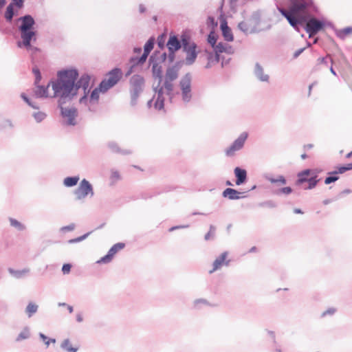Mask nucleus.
<instances>
[{"label": "nucleus", "instance_id": "nucleus-20", "mask_svg": "<svg viewBox=\"0 0 352 352\" xmlns=\"http://www.w3.org/2000/svg\"><path fill=\"white\" fill-rule=\"evenodd\" d=\"M163 88H160L157 93V98L155 99L154 107L156 109L160 110L164 107V98L163 96Z\"/></svg>", "mask_w": 352, "mask_h": 352}, {"label": "nucleus", "instance_id": "nucleus-3", "mask_svg": "<svg viewBox=\"0 0 352 352\" xmlns=\"http://www.w3.org/2000/svg\"><path fill=\"white\" fill-rule=\"evenodd\" d=\"M22 23L20 26V31L21 33L22 44L28 50H36V49L30 45L32 40H36L35 32L32 30L33 25H34V20L30 15H26L20 19Z\"/></svg>", "mask_w": 352, "mask_h": 352}, {"label": "nucleus", "instance_id": "nucleus-11", "mask_svg": "<svg viewBox=\"0 0 352 352\" xmlns=\"http://www.w3.org/2000/svg\"><path fill=\"white\" fill-rule=\"evenodd\" d=\"M324 23L316 19L311 18L308 20L306 24L305 30L309 34V37L316 34L320 30L322 29Z\"/></svg>", "mask_w": 352, "mask_h": 352}, {"label": "nucleus", "instance_id": "nucleus-13", "mask_svg": "<svg viewBox=\"0 0 352 352\" xmlns=\"http://www.w3.org/2000/svg\"><path fill=\"white\" fill-rule=\"evenodd\" d=\"M180 86L182 91L183 100L188 102L191 98L190 94V77L186 75L180 81Z\"/></svg>", "mask_w": 352, "mask_h": 352}, {"label": "nucleus", "instance_id": "nucleus-41", "mask_svg": "<svg viewBox=\"0 0 352 352\" xmlns=\"http://www.w3.org/2000/svg\"><path fill=\"white\" fill-rule=\"evenodd\" d=\"M14 3L19 8H21L23 5V0H12Z\"/></svg>", "mask_w": 352, "mask_h": 352}, {"label": "nucleus", "instance_id": "nucleus-45", "mask_svg": "<svg viewBox=\"0 0 352 352\" xmlns=\"http://www.w3.org/2000/svg\"><path fill=\"white\" fill-rule=\"evenodd\" d=\"M59 305L67 306L69 312L71 314L73 312V307L71 305H67L65 303L59 304Z\"/></svg>", "mask_w": 352, "mask_h": 352}, {"label": "nucleus", "instance_id": "nucleus-4", "mask_svg": "<svg viewBox=\"0 0 352 352\" xmlns=\"http://www.w3.org/2000/svg\"><path fill=\"white\" fill-rule=\"evenodd\" d=\"M318 171L314 169H307L300 172L298 174L297 184H302L304 182H308V186L305 189H311L314 188L318 180L317 179Z\"/></svg>", "mask_w": 352, "mask_h": 352}, {"label": "nucleus", "instance_id": "nucleus-24", "mask_svg": "<svg viewBox=\"0 0 352 352\" xmlns=\"http://www.w3.org/2000/svg\"><path fill=\"white\" fill-rule=\"evenodd\" d=\"M38 306L32 302L28 304L26 307V313L29 317H31L34 313L37 311Z\"/></svg>", "mask_w": 352, "mask_h": 352}, {"label": "nucleus", "instance_id": "nucleus-18", "mask_svg": "<svg viewBox=\"0 0 352 352\" xmlns=\"http://www.w3.org/2000/svg\"><path fill=\"white\" fill-rule=\"evenodd\" d=\"M221 29L223 36L227 41H232L234 39L231 29L228 26L227 22L223 21L221 23Z\"/></svg>", "mask_w": 352, "mask_h": 352}, {"label": "nucleus", "instance_id": "nucleus-2", "mask_svg": "<svg viewBox=\"0 0 352 352\" xmlns=\"http://www.w3.org/2000/svg\"><path fill=\"white\" fill-rule=\"evenodd\" d=\"M291 5L288 10L278 8V11L284 16L289 24L296 28L298 24L306 21L316 8L312 0H289Z\"/></svg>", "mask_w": 352, "mask_h": 352}, {"label": "nucleus", "instance_id": "nucleus-52", "mask_svg": "<svg viewBox=\"0 0 352 352\" xmlns=\"http://www.w3.org/2000/svg\"><path fill=\"white\" fill-rule=\"evenodd\" d=\"M307 155H306V154H302V155H301V158H302V160L306 159V158H307Z\"/></svg>", "mask_w": 352, "mask_h": 352}, {"label": "nucleus", "instance_id": "nucleus-53", "mask_svg": "<svg viewBox=\"0 0 352 352\" xmlns=\"http://www.w3.org/2000/svg\"><path fill=\"white\" fill-rule=\"evenodd\" d=\"M351 156H352V151H351V152H350V153H349L346 155V157H347V158H349V157H351Z\"/></svg>", "mask_w": 352, "mask_h": 352}, {"label": "nucleus", "instance_id": "nucleus-21", "mask_svg": "<svg viewBox=\"0 0 352 352\" xmlns=\"http://www.w3.org/2000/svg\"><path fill=\"white\" fill-rule=\"evenodd\" d=\"M61 114L63 117L67 118L69 124H74L73 120L76 116V111L70 109H64L61 107Z\"/></svg>", "mask_w": 352, "mask_h": 352}, {"label": "nucleus", "instance_id": "nucleus-59", "mask_svg": "<svg viewBox=\"0 0 352 352\" xmlns=\"http://www.w3.org/2000/svg\"><path fill=\"white\" fill-rule=\"evenodd\" d=\"M208 20H210V21H213V18H212V17H209V18H208Z\"/></svg>", "mask_w": 352, "mask_h": 352}, {"label": "nucleus", "instance_id": "nucleus-23", "mask_svg": "<svg viewBox=\"0 0 352 352\" xmlns=\"http://www.w3.org/2000/svg\"><path fill=\"white\" fill-rule=\"evenodd\" d=\"M79 181L78 177H69L64 179V184L66 186L71 187L77 184Z\"/></svg>", "mask_w": 352, "mask_h": 352}, {"label": "nucleus", "instance_id": "nucleus-5", "mask_svg": "<svg viewBox=\"0 0 352 352\" xmlns=\"http://www.w3.org/2000/svg\"><path fill=\"white\" fill-rule=\"evenodd\" d=\"M215 54H209L208 55V63L206 67H210L212 63H217L219 60V56L222 53L231 54L234 53V49L228 43L220 42L214 47Z\"/></svg>", "mask_w": 352, "mask_h": 352}, {"label": "nucleus", "instance_id": "nucleus-63", "mask_svg": "<svg viewBox=\"0 0 352 352\" xmlns=\"http://www.w3.org/2000/svg\"><path fill=\"white\" fill-rule=\"evenodd\" d=\"M158 45H159L160 46H161V45H162V43L159 42V43H158Z\"/></svg>", "mask_w": 352, "mask_h": 352}, {"label": "nucleus", "instance_id": "nucleus-54", "mask_svg": "<svg viewBox=\"0 0 352 352\" xmlns=\"http://www.w3.org/2000/svg\"><path fill=\"white\" fill-rule=\"evenodd\" d=\"M19 338H21V339H24V338H26V336H24V335H23L22 333H21V334L19 335Z\"/></svg>", "mask_w": 352, "mask_h": 352}, {"label": "nucleus", "instance_id": "nucleus-8", "mask_svg": "<svg viewBox=\"0 0 352 352\" xmlns=\"http://www.w3.org/2000/svg\"><path fill=\"white\" fill-rule=\"evenodd\" d=\"M76 198L78 200L85 199L87 196L92 197L94 190L91 184L85 179H82L74 192Z\"/></svg>", "mask_w": 352, "mask_h": 352}, {"label": "nucleus", "instance_id": "nucleus-64", "mask_svg": "<svg viewBox=\"0 0 352 352\" xmlns=\"http://www.w3.org/2000/svg\"><path fill=\"white\" fill-rule=\"evenodd\" d=\"M311 87H312V86H311V85H310V86H309V91H311Z\"/></svg>", "mask_w": 352, "mask_h": 352}, {"label": "nucleus", "instance_id": "nucleus-40", "mask_svg": "<svg viewBox=\"0 0 352 352\" xmlns=\"http://www.w3.org/2000/svg\"><path fill=\"white\" fill-rule=\"evenodd\" d=\"M239 28L243 31H246L248 30V25L245 22L242 21L239 23Z\"/></svg>", "mask_w": 352, "mask_h": 352}, {"label": "nucleus", "instance_id": "nucleus-61", "mask_svg": "<svg viewBox=\"0 0 352 352\" xmlns=\"http://www.w3.org/2000/svg\"><path fill=\"white\" fill-rule=\"evenodd\" d=\"M159 78H160V80L162 81V76H159Z\"/></svg>", "mask_w": 352, "mask_h": 352}, {"label": "nucleus", "instance_id": "nucleus-19", "mask_svg": "<svg viewBox=\"0 0 352 352\" xmlns=\"http://www.w3.org/2000/svg\"><path fill=\"white\" fill-rule=\"evenodd\" d=\"M167 47L169 51L173 53L181 47V44L175 36H172L167 43Z\"/></svg>", "mask_w": 352, "mask_h": 352}, {"label": "nucleus", "instance_id": "nucleus-38", "mask_svg": "<svg viewBox=\"0 0 352 352\" xmlns=\"http://www.w3.org/2000/svg\"><path fill=\"white\" fill-rule=\"evenodd\" d=\"M279 191L280 193L288 195L292 192V190L290 187H285L281 188Z\"/></svg>", "mask_w": 352, "mask_h": 352}, {"label": "nucleus", "instance_id": "nucleus-50", "mask_svg": "<svg viewBox=\"0 0 352 352\" xmlns=\"http://www.w3.org/2000/svg\"><path fill=\"white\" fill-rule=\"evenodd\" d=\"M141 51H142L141 48H138V49L135 48V49L134 50V52H135V53H138V54H140V53L141 52Z\"/></svg>", "mask_w": 352, "mask_h": 352}, {"label": "nucleus", "instance_id": "nucleus-35", "mask_svg": "<svg viewBox=\"0 0 352 352\" xmlns=\"http://www.w3.org/2000/svg\"><path fill=\"white\" fill-rule=\"evenodd\" d=\"M72 265L69 263L64 264L62 267V272L64 274H67L70 272Z\"/></svg>", "mask_w": 352, "mask_h": 352}, {"label": "nucleus", "instance_id": "nucleus-62", "mask_svg": "<svg viewBox=\"0 0 352 352\" xmlns=\"http://www.w3.org/2000/svg\"><path fill=\"white\" fill-rule=\"evenodd\" d=\"M158 45H159L160 46H161V45H162V43L159 42V43H158Z\"/></svg>", "mask_w": 352, "mask_h": 352}, {"label": "nucleus", "instance_id": "nucleus-34", "mask_svg": "<svg viewBox=\"0 0 352 352\" xmlns=\"http://www.w3.org/2000/svg\"><path fill=\"white\" fill-rule=\"evenodd\" d=\"M34 117L38 122H41L45 118V114L43 112H37L34 114Z\"/></svg>", "mask_w": 352, "mask_h": 352}, {"label": "nucleus", "instance_id": "nucleus-37", "mask_svg": "<svg viewBox=\"0 0 352 352\" xmlns=\"http://www.w3.org/2000/svg\"><path fill=\"white\" fill-rule=\"evenodd\" d=\"M214 232H215V228L213 226H210L209 232L205 236V239L206 240L209 239L210 236H212L214 234Z\"/></svg>", "mask_w": 352, "mask_h": 352}, {"label": "nucleus", "instance_id": "nucleus-28", "mask_svg": "<svg viewBox=\"0 0 352 352\" xmlns=\"http://www.w3.org/2000/svg\"><path fill=\"white\" fill-rule=\"evenodd\" d=\"M268 180L272 184L280 183V184L284 185L286 183L285 179L282 175L278 176L276 179L269 177Z\"/></svg>", "mask_w": 352, "mask_h": 352}, {"label": "nucleus", "instance_id": "nucleus-25", "mask_svg": "<svg viewBox=\"0 0 352 352\" xmlns=\"http://www.w3.org/2000/svg\"><path fill=\"white\" fill-rule=\"evenodd\" d=\"M12 3L10 4L7 9H6V14H5V17L6 19L10 21L13 17V15H14V12H13V7H12Z\"/></svg>", "mask_w": 352, "mask_h": 352}, {"label": "nucleus", "instance_id": "nucleus-60", "mask_svg": "<svg viewBox=\"0 0 352 352\" xmlns=\"http://www.w3.org/2000/svg\"><path fill=\"white\" fill-rule=\"evenodd\" d=\"M153 102V100H150V101L148 102V105H149V106L151 105V102Z\"/></svg>", "mask_w": 352, "mask_h": 352}, {"label": "nucleus", "instance_id": "nucleus-42", "mask_svg": "<svg viewBox=\"0 0 352 352\" xmlns=\"http://www.w3.org/2000/svg\"><path fill=\"white\" fill-rule=\"evenodd\" d=\"M336 311L335 309H329L328 310H327L326 311H324L323 314H322V316H325L327 314H334Z\"/></svg>", "mask_w": 352, "mask_h": 352}, {"label": "nucleus", "instance_id": "nucleus-9", "mask_svg": "<svg viewBox=\"0 0 352 352\" xmlns=\"http://www.w3.org/2000/svg\"><path fill=\"white\" fill-rule=\"evenodd\" d=\"M182 43L184 50L187 53L186 61L188 63L191 64L197 57L196 45L194 43L190 42L186 36L182 38Z\"/></svg>", "mask_w": 352, "mask_h": 352}, {"label": "nucleus", "instance_id": "nucleus-36", "mask_svg": "<svg viewBox=\"0 0 352 352\" xmlns=\"http://www.w3.org/2000/svg\"><path fill=\"white\" fill-rule=\"evenodd\" d=\"M33 72L36 76V81H35V83H37L40 81L41 78V73L38 70V69L37 68H34L33 69Z\"/></svg>", "mask_w": 352, "mask_h": 352}, {"label": "nucleus", "instance_id": "nucleus-15", "mask_svg": "<svg viewBox=\"0 0 352 352\" xmlns=\"http://www.w3.org/2000/svg\"><path fill=\"white\" fill-rule=\"evenodd\" d=\"M223 196L225 197H228L230 199H239L241 198L245 197L244 192H239L233 188H226L223 192Z\"/></svg>", "mask_w": 352, "mask_h": 352}, {"label": "nucleus", "instance_id": "nucleus-39", "mask_svg": "<svg viewBox=\"0 0 352 352\" xmlns=\"http://www.w3.org/2000/svg\"><path fill=\"white\" fill-rule=\"evenodd\" d=\"M87 236V234H85L82 236L78 237L76 239H71L69 241V243L79 242L83 239H85Z\"/></svg>", "mask_w": 352, "mask_h": 352}, {"label": "nucleus", "instance_id": "nucleus-30", "mask_svg": "<svg viewBox=\"0 0 352 352\" xmlns=\"http://www.w3.org/2000/svg\"><path fill=\"white\" fill-rule=\"evenodd\" d=\"M40 338L42 339V340L45 342L46 346H49L50 343H55L56 340L54 338H48L46 336H45L43 333H40Z\"/></svg>", "mask_w": 352, "mask_h": 352}, {"label": "nucleus", "instance_id": "nucleus-27", "mask_svg": "<svg viewBox=\"0 0 352 352\" xmlns=\"http://www.w3.org/2000/svg\"><path fill=\"white\" fill-rule=\"evenodd\" d=\"M10 222L12 226L16 228L19 230H22L25 228L24 226L21 222L14 219H10Z\"/></svg>", "mask_w": 352, "mask_h": 352}, {"label": "nucleus", "instance_id": "nucleus-31", "mask_svg": "<svg viewBox=\"0 0 352 352\" xmlns=\"http://www.w3.org/2000/svg\"><path fill=\"white\" fill-rule=\"evenodd\" d=\"M208 43L214 47L217 41V36L214 32H211L208 37Z\"/></svg>", "mask_w": 352, "mask_h": 352}, {"label": "nucleus", "instance_id": "nucleus-49", "mask_svg": "<svg viewBox=\"0 0 352 352\" xmlns=\"http://www.w3.org/2000/svg\"><path fill=\"white\" fill-rule=\"evenodd\" d=\"M5 0H0V9L4 6Z\"/></svg>", "mask_w": 352, "mask_h": 352}, {"label": "nucleus", "instance_id": "nucleus-1", "mask_svg": "<svg viewBox=\"0 0 352 352\" xmlns=\"http://www.w3.org/2000/svg\"><path fill=\"white\" fill-rule=\"evenodd\" d=\"M78 76V72L75 69L60 72L58 74L57 80L52 82L51 89L50 84L46 87L37 86L35 94L38 97L71 98L76 95L78 90L80 88L85 94L89 85L90 78L87 75H83L75 85Z\"/></svg>", "mask_w": 352, "mask_h": 352}, {"label": "nucleus", "instance_id": "nucleus-7", "mask_svg": "<svg viewBox=\"0 0 352 352\" xmlns=\"http://www.w3.org/2000/svg\"><path fill=\"white\" fill-rule=\"evenodd\" d=\"M178 77V71L174 67L168 68L164 78L163 85L160 88H163V91H166L168 94H170L173 89V82Z\"/></svg>", "mask_w": 352, "mask_h": 352}, {"label": "nucleus", "instance_id": "nucleus-29", "mask_svg": "<svg viewBox=\"0 0 352 352\" xmlns=\"http://www.w3.org/2000/svg\"><path fill=\"white\" fill-rule=\"evenodd\" d=\"M335 172L330 173L329 174L332 175L331 176L327 177L325 180V184H329L332 182L337 181L339 179V177L337 176L338 174H334Z\"/></svg>", "mask_w": 352, "mask_h": 352}, {"label": "nucleus", "instance_id": "nucleus-12", "mask_svg": "<svg viewBox=\"0 0 352 352\" xmlns=\"http://www.w3.org/2000/svg\"><path fill=\"white\" fill-rule=\"evenodd\" d=\"M125 247V244L124 243H118L113 245L111 248L109 250L107 255L102 257L100 260L97 261L98 263H108L111 262L113 258V256L116 254V253L121 250H122Z\"/></svg>", "mask_w": 352, "mask_h": 352}, {"label": "nucleus", "instance_id": "nucleus-43", "mask_svg": "<svg viewBox=\"0 0 352 352\" xmlns=\"http://www.w3.org/2000/svg\"><path fill=\"white\" fill-rule=\"evenodd\" d=\"M10 273L14 274V275L18 276H19V275H21L22 274L25 273L27 271L24 270V271H22V272H14L13 270H10Z\"/></svg>", "mask_w": 352, "mask_h": 352}, {"label": "nucleus", "instance_id": "nucleus-46", "mask_svg": "<svg viewBox=\"0 0 352 352\" xmlns=\"http://www.w3.org/2000/svg\"><path fill=\"white\" fill-rule=\"evenodd\" d=\"M303 51V49H300L298 50H297L296 52H295L294 54V58H297Z\"/></svg>", "mask_w": 352, "mask_h": 352}, {"label": "nucleus", "instance_id": "nucleus-32", "mask_svg": "<svg viewBox=\"0 0 352 352\" xmlns=\"http://www.w3.org/2000/svg\"><path fill=\"white\" fill-rule=\"evenodd\" d=\"M349 170H352V163L347 164L346 166H342L338 168V170L337 171H335L334 174H342Z\"/></svg>", "mask_w": 352, "mask_h": 352}, {"label": "nucleus", "instance_id": "nucleus-51", "mask_svg": "<svg viewBox=\"0 0 352 352\" xmlns=\"http://www.w3.org/2000/svg\"><path fill=\"white\" fill-rule=\"evenodd\" d=\"M113 176H114L115 177H116V178H118V179L119 178V175H118V173H116H116H113Z\"/></svg>", "mask_w": 352, "mask_h": 352}, {"label": "nucleus", "instance_id": "nucleus-58", "mask_svg": "<svg viewBox=\"0 0 352 352\" xmlns=\"http://www.w3.org/2000/svg\"><path fill=\"white\" fill-rule=\"evenodd\" d=\"M64 229H67L68 230H72L73 228L72 227V228L68 227V228H64Z\"/></svg>", "mask_w": 352, "mask_h": 352}, {"label": "nucleus", "instance_id": "nucleus-56", "mask_svg": "<svg viewBox=\"0 0 352 352\" xmlns=\"http://www.w3.org/2000/svg\"><path fill=\"white\" fill-rule=\"evenodd\" d=\"M256 250V248L255 247H253L251 250H250V252H254Z\"/></svg>", "mask_w": 352, "mask_h": 352}, {"label": "nucleus", "instance_id": "nucleus-14", "mask_svg": "<svg viewBox=\"0 0 352 352\" xmlns=\"http://www.w3.org/2000/svg\"><path fill=\"white\" fill-rule=\"evenodd\" d=\"M228 253L227 252H223L218 256L212 264V269L209 271L210 274L221 269L223 265H228L230 261L228 259Z\"/></svg>", "mask_w": 352, "mask_h": 352}, {"label": "nucleus", "instance_id": "nucleus-48", "mask_svg": "<svg viewBox=\"0 0 352 352\" xmlns=\"http://www.w3.org/2000/svg\"><path fill=\"white\" fill-rule=\"evenodd\" d=\"M294 212L296 213V214H302V211L299 209V208H296L294 209Z\"/></svg>", "mask_w": 352, "mask_h": 352}, {"label": "nucleus", "instance_id": "nucleus-57", "mask_svg": "<svg viewBox=\"0 0 352 352\" xmlns=\"http://www.w3.org/2000/svg\"><path fill=\"white\" fill-rule=\"evenodd\" d=\"M226 184H227V185H228V186H231V185H232L231 182H229V181H228V182H226Z\"/></svg>", "mask_w": 352, "mask_h": 352}, {"label": "nucleus", "instance_id": "nucleus-33", "mask_svg": "<svg viewBox=\"0 0 352 352\" xmlns=\"http://www.w3.org/2000/svg\"><path fill=\"white\" fill-rule=\"evenodd\" d=\"M103 92L100 90V86L98 88H96L91 94V100H97L99 98V93Z\"/></svg>", "mask_w": 352, "mask_h": 352}, {"label": "nucleus", "instance_id": "nucleus-44", "mask_svg": "<svg viewBox=\"0 0 352 352\" xmlns=\"http://www.w3.org/2000/svg\"><path fill=\"white\" fill-rule=\"evenodd\" d=\"M21 97L23 98V100L30 106H32L34 108H36L34 106H33L31 102H30L29 99L23 94L21 95Z\"/></svg>", "mask_w": 352, "mask_h": 352}, {"label": "nucleus", "instance_id": "nucleus-47", "mask_svg": "<svg viewBox=\"0 0 352 352\" xmlns=\"http://www.w3.org/2000/svg\"><path fill=\"white\" fill-rule=\"evenodd\" d=\"M76 320L79 322H82L83 320L82 316L80 314H77Z\"/></svg>", "mask_w": 352, "mask_h": 352}, {"label": "nucleus", "instance_id": "nucleus-55", "mask_svg": "<svg viewBox=\"0 0 352 352\" xmlns=\"http://www.w3.org/2000/svg\"><path fill=\"white\" fill-rule=\"evenodd\" d=\"M331 72L332 74H333L334 75H336V72H334V70L333 69V68L331 67Z\"/></svg>", "mask_w": 352, "mask_h": 352}, {"label": "nucleus", "instance_id": "nucleus-26", "mask_svg": "<svg viewBox=\"0 0 352 352\" xmlns=\"http://www.w3.org/2000/svg\"><path fill=\"white\" fill-rule=\"evenodd\" d=\"M352 33V28H346L338 32V36L341 38H344L347 35Z\"/></svg>", "mask_w": 352, "mask_h": 352}, {"label": "nucleus", "instance_id": "nucleus-6", "mask_svg": "<svg viewBox=\"0 0 352 352\" xmlns=\"http://www.w3.org/2000/svg\"><path fill=\"white\" fill-rule=\"evenodd\" d=\"M122 73L120 69L116 68L109 72L105 78L100 82V89L103 92L114 86L122 78Z\"/></svg>", "mask_w": 352, "mask_h": 352}, {"label": "nucleus", "instance_id": "nucleus-16", "mask_svg": "<svg viewBox=\"0 0 352 352\" xmlns=\"http://www.w3.org/2000/svg\"><path fill=\"white\" fill-rule=\"evenodd\" d=\"M154 45V38H150L144 45V52L142 56L135 63H143L146 61L150 52L153 50Z\"/></svg>", "mask_w": 352, "mask_h": 352}, {"label": "nucleus", "instance_id": "nucleus-17", "mask_svg": "<svg viewBox=\"0 0 352 352\" xmlns=\"http://www.w3.org/2000/svg\"><path fill=\"white\" fill-rule=\"evenodd\" d=\"M234 175L236 177V184L241 185L243 184L247 179V172L245 169H242L239 167L234 168Z\"/></svg>", "mask_w": 352, "mask_h": 352}, {"label": "nucleus", "instance_id": "nucleus-10", "mask_svg": "<svg viewBox=\"0 0 352 352\" xmlns=\"http://www.w3.org/2000/svg\"><path fill=\"white\" fill-rule=\"evenodd\" d=\"M248 138V133L244 132L226 150V155L228 157L234 156L236 151L241 149Z\"/></svg>", "mask_w": 352, "mask_h": 352}, {"label": "nucleus", "instance_id": "nucleus-22", "mask_svg": "<svg viewBox=\"0 0 352 352\" xmlns=\"http://www.w3.org/2000/svg\"><path fill=\"white\" fill-rule=\"evenodd\" d=\"M61 347L66 350L67 352H77L78 349V347H73L72 346L71 342L68 339L65 340L62 342Z\"/></svg>", "mask_w": 352, "mask_h": 352}]
</instances>
